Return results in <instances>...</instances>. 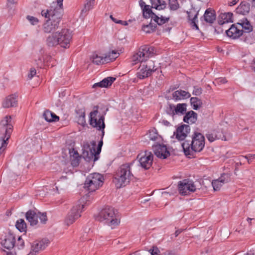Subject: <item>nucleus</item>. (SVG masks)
<instances>
[{
  "label": "nucleus",
  "mask_w": 255,
  "mask_h": 255,
  "mask_svg": "<svg viewBox=\"0 0 255 255\" xmlns=\"http://www.w3.org/2000/svg\"><path fill=\"white\" fill-rule=\"evenodd\" d=\"M204 20L208 23H212L216 19V15L214 11L207 9L204 15Z\"/></svg>",
  "instance_id": "35"
},
{
  "label": "nucleus",
  "mask_w": 255,
  "mask_h": 255,
  "mask_svg": "<svg viewBox=\"0 0 255 255\" xmlns=\"http://www.w3.org/2000/svg\"><path fill=\"white\" fill-rule=\"evenodd\" d=\"M49 243V240L46 239L41 241H35L31 245L30 252L34 255H37L39 251L44 250Z\"/></svg>",
  "instance_id": "15"
},
{
  "label": "nucleus",
  "mask_w": 255,
  "mask_h": 255,
  "mask_svg": "<svg viewBox=\"0 0 255 255\" xmlns=\"http://www.w3.org/2000/svg\"><path fill=\"white\" fill-rule=\"evenodd\" d=\"M16 104V97L13 95H9L6 97L2 102V106L5 108L15 106Z\"/></svg>",
  "instance_id": "26"
},
{
  "label": "nucleus",
  "mask_w": 255,
  "mask_h": 255,
  "mask_svg": "<svg viewBox=\"0 0 255 255\" xmlns=\"http://www.w3.org/2000/svg\"><path fill=\"white\" fill-rule=\"evenodd\" d=\"M63 1V0H57V4L58 5V7H56V8H61V9H62Z\"/></svg>",
  "instance_id": "56"
},
{
  "label": "nucleus",
  "mask_w": 255,
  "mask_h": 255,
  "mask_svg": "<svg viewBox=\"0 0 255 255\" xmlns=\"http://www.w3.org/2000/svg\"><path fill=\"white\" fill-rule=\"evenodd\" d=\"M202 90L200 87H194L193 91V94L196 96H199L202 94Z\"/></svg>",
  "instance_id": "53"
},
{
  "label": "nucleus",
  "mask_w": 255,
  "mask_h": 255,
  "mask_svg": "<svg viewBox=\"0 0 255 255\" xmlns=\"http://www.w3.org/2000/svg\"><path fill=\"white\" fill-rule=\"evenodd\" d=\"M26 18L32 25H37L39 22V19L33 16L27 15Z\"/></svg>",
  "instance_id": "45"
},
{
  "label": "nucleus",
  "mask_w": 255,
  "mask_h": 255,
  "mask_svg": "<svg viewBox=\"0 0 255 255\" xmlns=\"http://www.w3.org/2000/svg\"><path fill=\"white\" fill-rule=\"evenodd\" d=\"M89 118L90 125L98 130H102L104 134V129L105 127L104 117L99 113L98 106L93 108L92 111L90 113Z\"/></svg>",
  "instance_id": "8"
},
{
  "label": "nucleus",
  "mask_w": 255,
  "mask_h": 255,
  "mask_svg": "<svg viewBox=\"0 0 255 255\" xmlns=\"http://www.w3.org/2000/svg\"><path fill=\"white\" fill-rule=\"evenodd\" d=\"M95 4L94 0H87L85 3L84 8L82 9V12H86L92 9Z\"/></svg>",
  "instance_id": "44"
},
{
  "label": "nucleus",
  "mask_w": 255,
  "mask_h": 255,
  "mask_svg": "<svg viewBox=\"0 0 255 255\" xmlns=\"http://www.w3.org/2000/svg\"><path fill=\"white\" fill-rule=\"evenodd\" d=\"M110 18H111V19L114 21L115 22V23H118V21L119 20H117L115 18H114L113 15H110Z\"/></svg>",
  "instance_id": "60"
},
{
  "label": "nucleus",
  "mask_w": 255,
  "mask_h": 255,
  "mask_svg": "<svg viewBox=\"0 0 255 255\" xmlns=\"http://www.w3.org/2000/svg\"><path fill=\"white\" fill-rule=\"evenodd\" d=\"M230 181V176L227 174H223L218 179L213 180L212 185L214 191H219L223 185Z\"/></svg>",
  "instance_id": "18"
},
{
  "label": "nucleus",
  "mask_w": 255,
  "mask_h": 255,
  "mask_svg": "<svg viewBox=\"0 0 255 255\" xmlns=\"http://www.w3.org/2000/svg\"><path fill=\"white\" fill-rule=\"evenodd\" d=\"M242 157L247 159L248 163H250L252 160L255 158V154H249L246 156H242Z\"/></svg>",
  "instance_id": "54"
},
{
  "label": "nucleus",
  "mask_w": 255,
  "mask_h": 255,
  "mask_svg": "<svg viewBox=\"0 0 255 255\" xmlns=\"http://www.w3.org/2000/svg\"><path fill=\"white\" fill-rule=\"evenodd\" d=\"M237 24L241 30H243V32L244 31L245 32L249 33L253 31V26L246 18L240 20Z\"/></svg>",
  "instance_id": "25"
},
{
  "label": "nucleus",
  "mask_w": 255,
  "mask_h": 255,
  "mask_svg": "<svg viewBox=\"0 0 255 255\" xmlns=\"http://www.w3.org/2000/svg\"><path fill=\"white\" fill-rule=\"evenodd\" d=\"M139 4L141 7H142L143 5L145 6V2L142 0H139Z\"/></svg>",
  "instance_id": "61"
},
{
  "label": "nucleus",
  "mask_w": 255,
  "mask_h": 255,
  "mask_svg": "<svg viewBox=\"0 0 255 255\" xmlns=\"http://www.w3.org/2000/svg\"><path fill=\"white\" fill-rule=\"evenodd\" d=\"M15 244V239L14 236L9 234L5 236L4 239L2 240L1 244L2 246L7 250H10L13 248Z\"/></svg>",
  "instance_id": "20"
},
{
  "label": "nucleus",
  "mask_w": 255,
  "mask_h": 255,
  "mask_svg": "<svg viewBox=\"0 0 255 255\" xmlns=\"http://www.w3.org/2000/svg\"><path fill=\"white\" fill-rule=\"evenodd\" d=\"M1 125V136L0 140L1 141V145L0 146V152H1L2 148L4 147L6 144V141L9 138L10 134L12 132L13 126L10 116H6L0 122Z\"/></svg>",
  "instance_id": "6"
},
{
  "label": "nucleus",
  "mask_w": 255,
  "mask_h": 255,
  "mask_svg": "<svg viewBox=\"0 0 255 255\" xmlns=\"http://www.w3.org/2000/svg\"><path fill=\"white\" fill-rule=\"evenodd\" d=\"M115 80V78L108 77L107 78L104 79L101 82L94 84L93 87L96 88L97 87H99L101 88H107L109 86H111Z\"/></svg>",
  "instance_id": "27"
},
{
  "label": "nucleus",
  "mask_w": 255,
  "mask_h": 255,
  "mask_svg": "<svg viewBox=\"0 0 255 255\" xmlns=\"http://www.w3.org/2000/svg\"><path fill=\"white\" fill-rule=\"evenodd\" d=\"M137 158L141 167L145 169H149L152 165L153 155L151 152L144 151L140 153Z\"/></svg>",
  "instance_id": "13"
},
{
  "label": "nucleus",
  "mask_w": 255,
  "mask_h": 255,
  "mask_svg": "<svg viewBox=\"0 0 255 255\" xmlns=\"http://www.w3.org/2000/svg\"><path fill=\"white\" fill-rule=\"evenodd\" d=\"M252 11H253V12L254 13L255 16V5L253 6V7H252Z\"/></svg>",
  "instance_id": "64"
},
{
  "label": "nucleus",
  "mask_w": 255,
  "mask_h": 255,
  "mask_svg": "<svg viewBox=\"0 0 255 255\" xmlns=\"http://www.w3.org/2000/svg\"><path fill=\"white\" fill-rule=\"evenodd\" d=\"M182 146L186 155H190L193 151L200 152L205 146V137L201 133L194 132L191 141H184Z\"/></svg>",
  "instance_id": "3"
},
{
  "label": "nucleus",
  "mask_w": 255,
  "mask_h": 255,
  "mask_svg": "<svg viewBox=\"0 0 255 255\" xmlns=\"http://www.w3.org/2000/svg\"><path fill=\"white\" fill-rule=\"evenodd\" d=\"M169 5L170 9L172 10H176L179 7V4L177 0H169Z\"/></svg>",
  "instance_id": "47"
},
{
  "label": "nucleus",
  "mask_w": 255,
  "mask_h": 255,
  "mask_svg": "<svg viewBox=\"0 0 255 255\" xmlns=\"http://www.w3.org/2000/svg\"><path fill=\"white\" fill-rule=\"evenodd\" d=\"M36 74V71L35 70V68H31L30 69V71H29V73L28 74V78L29 79H31L34 76H35Z\"/></svg>",
  "instance_id": "52"
},
{
  "label": "nucleus",
  "mask_w": 255,
  "mask_h": 255,
  "mask_svg": "<svg viewBox=\"0 0 255 255\" xmlns=\"http://www.w3.org/2000/svg\"><path fill=\"white\" fill-rule=\"evenodd\" d=\"M105 57H106L107 63L110 61L115 60L120 55V53L117 50H112L108 52V53L105 54Z\"/></svg>",
  "instance_id": "37"
},
{
  "label": "nucleus",
  "mask_w": 255,
  "mask_h": 255,
  "mask_svg": "<svg viewBox=\"0 0 255 255\" xmlns=\"http://www.w3.org/2000/svg\"><path fill=\"white\" fill-rule=\"evenodd\" d=\"M218 23L220 25L233 22V13L225 12L221 13L218 16Z\"/></svg>",
  "instance_id": "24"
},
{
  "label": "nucleus",
  "mask_w": 255,
  "mask_h": 255,
  "mask_svg": "<svg viewBox=\"0 0 255 255\" xmlns=\"http://www.w3.org/2000/svg\"><path fill=\"white\" fill-rule=\"evenodd\" d=\"M102 145V140L99 142L97 147L96 142L95 141L84 143L83 146L82 153L83 158L88 162L92 161L94 163L99 158V154L101 151Z\"/></svg>",
  "instance_id": "5"
},
{
  "label": "nucleus",
  "mask_w": 255,
  "mask_h": 255,
  "mask_svg": "<svg viewBox=\"0 0 255 255\" xmlns=\"http://www.w3.org/2000/svg\"><path fill=\"white\" fill-rule=\"evenodd\" d=\"M6 255H16V254H13L11 252H6Z\"/></svg>",
  "instance_id": "62"
},
{
  "label": "nucleus",
  "mask_w": 255,
  "mask_h": 255,
  "mask_svg": "<svg viewBox=\"0 0 255 255\" xmlns=\"http://www.w3.org/2000/svg\"><path fill=\"white\" fill-rule=\"evenodd\" d=\"M149 252L150 253L151 255H176L175 253L169 251L159 254V253L160 252L156 247H153V249L152 250H150Z\"/></svg>",
  "instance_id": "43"
},
{
  "label": "nucleus",
  "mask_w": 255,
  "mask_h": 255,
  "mask_svg": "<svg viewBox=\"0 0 255 255\" xmlns=\"http://www.w3.org/2000/svg\"><path fill=\"white\" fill-rule=\"evenodd\" d=\"M146 138L152 141H160L161 137L157 133V130L155 128L150 129L148 132L146 134Z\"/></svg>",
  "instance_id": "34"
},
{
  "label": "nucleus",
  "mask_w": 255,
  "mask_h": 255,
  "mask_svg": "<svg viewBox=\"0 0 255 255\" xmlns=\"http://www.w3.org/2000/svg\"><path fill=\"white\" fill-rule=\"evenodd\" d=\"M17 3V0H7L6 7L11 14H13L15 10V5Z\"/></svg>",
  "instance_id": "40"
},
{
  "label": "nucleus",
  "mask_w": 255,
  "mask_h": 255,
  "mask_svg": "<svg viewBox=\"0 0 255 255\" xmlns=\"http://www.w3.org/2000/svg\"><path fill=\"white\" fill-rule=\"evenodd\" d=\"M100 220L105 221L106 223L112 229L119 226L121 217L118 211L111 207H106L99 213Z\"/></svg>",
  "instance_id": "4"
},
{
  "label": "nucleus",
  "mask_w": 255,
  "mask_h": 255,
  "mask_svg": "<svg viewBox=\"0 0 255 255\" xmlns=\"http://www.w3.org/2000/svg\"><path fill=\"white\" fill-rule=\"evenodd\" d=\"M190 102L194 110L198 109L201 107L202 105L201 100L196 97L191 98L190 99Z\"/></svg>",
  "instance_id": "38"
},
{
  "label": "nucleus",
  "mask_w": 255,
  "mask_h": 255,
  "mask_svg": "<svg viewBox=\"0 0 255 255\" xmlns=\"http://www.w3.org/2000/svg\"><path fill=\"white\" fill-rule=\"evenodd\" d=\"M228 36L233 39L239 38L243 34V30L237 24H232L230 28L226 31Z\"/></svg>",
  "instance_id": "19"
},
{
  "label": "nucleus",
  "mask_w": 255,
  "mask_h": 255,
  "mask_svg": "<svg viewBox=\"0 0 255 255\" xmlns=\"http://www.w3.org/2000/svg\"><path fill=\"white\" fill-rule=\"evenodd\" d=\"M103 182V176L97 173L90 174L87 177L84 187L90 192H93L100 188Z\"/></svg>",
  "instance_id": "9"
},
{
  "label": "nucleus",
  "mask_w": 255,
  "mask_h": 255,
  "mask_svg": "<svg viewBox=\"0 0 255 255\" xmlns=\"http://www.w3.org/2000/svg\"><path fill=\"white\" fill-rule=\"evenodd\" d=\"M152 7L158 10L163 9L166 7V3L163 0H155L152 3Z\"/></svg>",
  "instance_id": "41"
},
{
  "label": "nucleus",
  "mask_w": 255,
  "mask_h": 255,
  "mask_svg": "<svg viewBox=\"0 0 255 255\" xmlns=\"http://www.w3.org/2000/svg\"><path fill=\"white\" fill-rule=\"evenodd\" d=\"M190 131V128L189 126L182 125L177 128L176 131L174 132L173 135L175 136L178 140H182L186 137Z\"/></svg>",
  "instance_id": "17"
},
{
  "label": "nucleus",
  "mask_w": 255,
  "mask_h": 255,
  "mask_svg": "<svg viewBox=\"0 0 255 255\" xmlns=\"http://www.w3.org/2000/svg\"><path fill=\"white\" fill-rule=\"evenodd\" d=\"M174 109H175V106L174 105H170L167 110V113L172 116L176 115V113H175Z\"/></svg>",
  "instance_id": "50"
},
{
  "label": "nucleus",
  "mask_w": 255,
  "mask_h": 255,
  "mask_svg": "<svg viewBox=\"0 0 255 255\" xmlns=\"http://www.w3.org/2000/svg\"><path fill=\"white\" fill-rule=\"evenodd\" d=\"M132 163L122 165L117 170L114 179V182L117 188L125 187L129 183L133 178L131 171Z\"/></svg>",
  "instance_id": "2"
},
{
  "label": "nucleus",
  "mask_w": 255,
  "mask_h": 255,
  "mask_svg": "<svg viewBox=\"0 0 255 255\" xmlns=\"http://www.w3.org/2000/svg\"><path fill=\"white\" fill-rule=\"evenodd\" d=\"M190 96L189 92L181 90H177L172 94L173 99L176 101L188 98Z\"/></svg>",
  "instance_id": "30"
},
{
  "label": "nucleus",
  "mask_w": 255,
  "mask_h": 255,
  "mask_svg": "<svg viewBox=\"0 0 255 255\" xmlns=\"http://www.w3.org/2000/svg\"><path fill=\"white\" fill-rule=\"evenodd\" d=\"M38 218L39 219V220H40V222L43 224L45 223L47 220L46 213H41L40 212H38Z\"/></svg>",
  "instance_id": "48"
},
{
  "label": "nucleus",
  "mask_w": 255,
  "mask_h": 255,
  "mask_svg": "<svg viewBox=\"0 0 255 255\" xmlns=\"http://www.w3.org/2000/svg\"><path fill=\"white\" fill-rule=\"evenodd\" d=\"M252 67L254 69V71H255V60L254 61V63L252 64Z\"/></svg>",
  "instance_id": "63"
},
{
  "label": "nucleus",
  "mask_w": 255,
  "mask_h": 255,
  "mask_svg": "<svg viewBox=\"0 0 255 255\" xmlns=\"http://www.w3.org/2000/svg\"><path fill=\"white\" fill-rule=\"evenodd\" d=\"M15 227L21 232L26 231V224L23 219H18L16 222Z\"/></svg>",
  "instance_id": "39"
},
{
  "label": "nucleus",
  "mask_w": 255,
  "mask_h": 255,
  "mask_svg": "<svg viewBox=\"0 0 255 255\" xmlns=\"http://www.w3.org/2000/svg\"><path fill=\"white\" fill-rule=\"evenodd\" d=\"M143 15L145 18L151 17V19L153 20L159 25H162L168 21L169 18L164 17L162 15L159 16L154 14L150 8L149 5H145L143 9Z\"/></svg>",
  "instance_id": "14"
},
{
  "label": "nucleus",
  "mask_w": 255,
  "mask_h": 255,
  "mask_svg": "<svg viewBox=\"0 0 255 255\" xmlns=\"http://www.w3.org/2000/svg\"><path fill=\"white\" fill-rule=\"evenodd\" d=\"M178 187L179 193L182 195H186L199 189L201 184L197 181L185 179L178 182Z\"/></svg>",
  "instance_id": "7"
},
{
  "label": "nucleus",
  "mask_w": 255,
  "mask_h": 255,
  "mask_svg": "<svg viewBox=\"0 0 255 255\" xmlns=\"http://www.w3.org/2000/svg\"><path fill=\"white\" fill-rule=\"evenodd\" d=\"M72 38V32L67 28H63L49 34L46 38V42L49 46L60 45L62 47L67 48L70 46Z\"/></svg>",
  "instance_id": "1"
},
{
  "label": "nucleus",
  "mask_w": 255,
  "mask_h": 255,
  "mask_svg": "<svg viewBox=\"0 0 255 255\" xmlns=\"http://www.w3.org/2000/svg\"><path fill=\"white\" fill-rule=\"evenodd\" d=\"M153 71L154 70L151 69L146 65L143 64L139 67V71L137 74V77L141 79L147 78L150 76Z\"/></svg>",
  "instance_id": "22"
},
{
  "label": "nucleus",
  "mask_w": 255,
  "mask_h": 255,
  "mask_svg": "<svg viewBox=\"0 0 255 255\" xmlns=\"http://www.w3.org/2000/svg\"><path fill=\"white\" fill-rule=\"evenodd\" d=\"M197 114L191 111L186 113L184 117V121L188 124H193L197 121Z\"/></svg>",
  "instance_id": "32"
},
{
  "label": "nucleus",
  "mask_w": 255,
  "mask_h": 255,
  "mask_svg": "<svg viewBox=\"0 0 255 255\" xmlns=\"http://www.w3.org/2000/svg\"><path fill=\"white\" fill-rule=\"evenodd\" d=\"M41 14L45 17L48 18V20L59 25L62 16V9L60 8H51L46 10H42Z\"/></svg>",
  "instance_id": "12"
},
{
  "label": "nucleus",
  "mask_w": 255,
  "mask_h": 255,
  "mask_svg": "<svg viewBox=\"0 0 255 255\" xmlns=\"http://www.w3.org/2000/svg\"><path fill=\"white\" fill-rule=\"evenodd\" d=\"M118 22V23H120L123 25H127L128 24V22L127 21H123V20H119Z\"/></svg>",
  "instance_id": "58"
},
{
  "label": "nucleus",
  "mask_w": 255,
  "mask_h": 255,
  "mask_svg": "<svg viewBox=\"0 0 255 255\" xmlns=\"http://www.w3.org/2000/svg\"><path fill=\"white\" fill-rule=\"evenodd\" d=\"M238 1L239 0H233L231 1H229L228 4L229 6H233L235 5Z\"/></svg>",
  "instance_id": "57"
},
{
  "label": "nucleus",
  "mask_w": 255,
  "mask_h": 255,
  "mask_svg": "<svg viewBox=\"0 0 255 255\" xmlns=\"http://www.w3.org/2000/svg\"><path fill=\"white\" fill-rule=\"evenodd\" d=\"M58 26L59 25L47 19L42 25V30L44 33L52 34L55 32L54 31Z\"/></svg>",
  "instance_id": "23"
},
{
  "label": "nucleus",
  "mask_w": 255,
  "mask_h": 255,
  "mask_svg": "<svg viewBox=\"0 0 255 255\" xmlns=\"http://www.w3.org/2000/svg\"><path fill=\"white\" fill-rule=\"evenodd\" d=\"M187 13L188 14V18L189 20L190 21V24L193 27V28H195L196 29H198V26L197 25V22L198 21L197 20V15L198 12H196L194 10H191L190 11H188Z\"/></svg>",
  "instance_id": "28"
},
{
  "label": "nucleus",
  "mask_w": 255,
  "mask_h": 255,
  "mask_svg": "<svg viewBox=\"0 0 255 255\" xmlns=\"http://www.w3.org/2000/svg\"><path fill=\"white\" fill-rule=\"evenodd\" d=\"M80 158L77 151L73 150L70 152V160L73 167H76L79 165Z\"/></svg>",
  "instance_id": "36"
},
{
  "label": "nucleus",
  "mask_w": 255,
  "mask_h": 255,
  "mask_svg": "<svg viewBox=\"0 0 255 255\" xmlns=\"http://www.w3.org/2000/svg\"><path fill=\"white\" fill-rule=\"evenodd\" d=\"M206 136L210 142H212L214 141L216 139H219L220 138V137L217 136V135L214 134V133L207 134Z\"/></svg>",
  "instance_id": "51"
},
{
  "label": "nucleus",
  "mask_w": 255,
  "mask_h": 255,
  "mask_svg": "<svg viewBox=\"0 0 255 255\" xmlns=\"http://www.w3.org/2000/svg\"><path fill=\"white\" fill-rule=\"evenodd\" d=\"M154 53V48L147 46L141 47L138 51L134 54L131 58L132 64L134 65L138 62H142L152 56Z\"/></svg>",
  "instance_id": "10"
},
{
  "label": "nucleus",
  "mask_w": 255,
  "mask_h": 255,
  "mask_svg": "<svg viewBox=\"0 0 255 255\" xmlns=\"http://www.w3.org/2000/svg\"><path fill=\"white\" fill-rule=\"evenodd\" d=\"M250 10V4L246 2H242L236 8L237 13L245 15L248 13Z\"/></svg>",
  "instance_id": "31"
},
{
  "label": "nucleus",
  "mask_w": 255,
  "mask_h": 255,
  "mask_svg": "<svg viewBox=\"0 0 255 255\" xmlns=\"http://www.w3.org/2000/svg\"><path fill=\"white\" fill-rule=\"evenodd\" d=\"M187 105L186 104H178L174 109L176 115H183L186 110Z\"/></svg>",
  "instance_id": "42"
},
{
  "label": "nucleus",
  "mask_w": 255,
  "mask_h": 255,
  "mask_svg": "<svg viewBox=\"0 0 255 255\" xmlns=\"http://www.w3.org/2000/svg\"><path fill=\"white\" fill-rule=\"evenodd\" d=\"M38 213L34 211H28L26 214V218L31 225H36L38 223Z\"/></svg>",
  "instance_id": "29"
},
{
  "label": "nucleus",
  "mask_w": 255,
  "mask_h": 255,
  "mask_svg": "<svg viewBox=\"0 0 255 255\" xmlns=\"http://www.w3.org/2000/svg\"><path fill=\"white\" fill-rule=\"evenodd\" d=\"M24 243L22 238L21 237H18L15 246L17 247L18 249H20L24 247Z\"/></svg>",
  "instance_id": "49"
},
{
  "label": "nucleus",
  "mask_w": 255,
  "mask_h": 255,
  "mask_svg": "<svg viewBox=\"0 0 255 255\" xmlns=\"http://www.w3.org/2000/svg\"><path fill=\"white\" fill-rule=\"evenodd\" d=\"M106 57L105 54L99 52H95L90 56V60L92 62L96 64L100 65L107 63Z\"/></svg>",
  "instance_id": "21"
},
{
  "label": "nucleus",
  "mask_w": 255,
  "mask_h": 255,
  "mask_svg": "<svg viewBox=\"0 0 255 255\" xmlns=\"http://www.w3.org/2000/svg\"><path fill=\"white\" fill-rule=\"evenodd\" d=\"M153 149L155 155L159 158L165 159L170 155V152L164 144H155L153 145Z\"/></svg>",
  "instance_id": "16"
},
{
  "label": "nucleus",
  "mask_w": 255,
  "mask_h": 255,
  "mask_svg": "<svg viewBox=\"0 0 255 255\" xmlns=\"http://www.w3.org/2000/svg\"><path fill=\"white\" fill-rule=\"evenodd\" d=\"M155 27L151 23L142 26V29L146 33H150L154 30Z\"/></svg>",
  "instance_id": "46"
},
{
  "label": "nucleus",
  "mask_w": 255,
  "mask_h": 255,
  "mask_svg": "<svg viewBox=\"0 0 255 255\" xmlns=\"http://www.w3.org/2000/svg\"><path fill=\"white\" fill-rule=\"evenodd\" d=\"M64 172H65L66 174L70 173L72 174L73 172L71 170V169H69L68 168H64Z\"/></svg>",
  "instance_id": "59"
},
{
  "label": "nucleus",
  "mask_w": 255,
  "mask_h": 255,
  "mask_svg": "<svg viewBox=\"0 0 255 255\" xmlns=\"http://www.w3.org/2000/svg\"><path fill=\"white\" fill-rule=\"evenodd\" d=\"M85 206V205L84 204H78L74 206L65 218V224L67 226L72 224L81 216V214Z\"/></svg>",
  "instance_id": "11"
},
{
  "label": "nucleus",
  "mask_w": 255,
  "mask_h": 255,
  "mask_svg": "<svg viewBox=\"0 0 255 255\" xmlns=\"http://www.w3.org/2000/svg\"><path fill=\"white\" fill-rule=\"evenodd\" d=\"M217 82L220 84H225L227 82V81L225 78H221L217 80Z\"/></svg>",
  "instance_id": "55"
},
{
  "label": "nucleus",
  "mask_w": 255,
  "mask_h": 255,
  "mask_svg": "<svg viewBox=\"0 0 255 255\" xmlns=\"http://www.w3.org/2000/svg\"><path fill=\"white\" fill-rule=\"evenodd\" d=\"M43 116L45 120L48 122H55L59 120L58 116L49 110L46 111Z\"/></svg>",
  "instance_id": "33"
}]
</instances>
